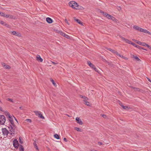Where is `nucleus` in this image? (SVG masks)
<instances>
[{"label":"nucleus","mask_w":151,"mask_h":151,"mask_svg":"<svg viewBox=\"0 0 151 151\" xmlns=\"http://www.w3.org/2000/svg\"><path fill=\"white\" fill-rule=\"evenodd\" d=\"M133 58H134L137 61H140V59L137 56H135L134 55H133Z\"/></svg>","instance_id":"b1692460"},{"label":"nucleus","mask_w":151,"mask_h":151,"mask_svg":"<svg viewBox=\"0 0 151 151\" xmlns=\"http://www.w3.org/2000/svg\"><path fill=\"white\" fill-rule=\"evenodd\" d=\"M134 88L135 89H134V90H136H136H137V89H139V88Z\"/></svg>","instance_id":"bf43d9fd"},{"label":"nucleus","mask_w":151,"mask_h":151,"mask_svg":"<svg viewBox=\"0 0 151 151\" xmlns=\"http://www.w3.org/2000/svg\"><path fill=\"white\" fill-rule=\"evenodd\" d=\"M150 35H151V33L150 32Z\"/></svg>","instance_id":"774afa93"},{"label":"nucleus","mask_w":151,"mask_h":151,"mask_svg":"<svg viewBox=\"0 0 151 151\" xmlns=\"http://www.w3.org/2000/svg\"><path fill=\"white\" fill-rule=\"evenodd\" d=\"M2 131L3 134L4 135H7L9 133V131L5 128H2Z\"/></svg>","instance_id":"423d86ee"},{"label":"nucleus","mask_w":151,"mask_h":151,"mask_svg":"<svg viewBox=\"0 0 151 151\" xmlns=\"http://www.w3.org/2000/svg\"><path fill=\"white\" fill-rule=\"evenodd\" d=\"M118 56H119L120 57H121L122 58H123L125 59H126V57H124V56H123L122 55H121L120 54Z\"/></svg>","instance_id":"e433bc0d"},{"label":"nucleus","mask_w":151,"mask_h":151,"mask_svg":"<svg viewBox=\"0 0 151 151\" xmlns=\"http://www.w3.org/2000/svg\"><path fill=\"white\" fill-rule=\"evenodd\" d=\"M85 99H86H86H88V98L86 97Z\"/></svg>","instance_id":"0e129e2a"},{"label":"nucleus","mask_w":151,"mask_h":151,"mask_svg":"<svg viewBox=\"0 0 151 151\" xmlns=\"http://www.w3.org/2000/svg\"><path fill=\"white\" fill-rule=\"evenodd\" d=\"M119 37L121 38L122 40L123 41L125 42L126 43H127L128 44L132 45V42L130 41L129 40L125 38L122 37L121 36H120Z\"/></svg>","instance_id":"39448f33"},{"label":"nucleus","mask_w":151,"mask_h":151,"mask_svg":"<svg viewBox=\"0 0 151 151\" xmlns=\"http://www.w3.org/2000/svg\"><path fill=\"white\" fill-rule=\"evenodd\" d=\"M133 28L135 30H138L139 32H141V29H142V28L136 25L133 26Z\"/></svg>","instance_id":"f8f14e48"},{"label":"nucleus","mask_w":151,"mask_h":151,"mask_svg":"<svg viewBox=\"0 0 151 151\" xmlns=\"http://www.w3.org/2000/svg\"><path fill=\"white\" fill-rule=\"evenodd\" d=\"M137 43L139 45H142V42L140 41H138L137 42Z\"/></svg>","instance_id":"37998d69"},{"label":"nucleus","mask_w":151,"mask_h":151,"mask_svg":"<svg viewBox=\"0 0 151 151\" xmlns=\"http://www.w3.org/2000/svg\"><path fill=\"white\" fill-rule=\"evenodd\" d=\"M119 104L121 105H122V103L121 102H120L119 103Z\"/></svg>","instance_id":"e2e57ef3"},{"label":"nucleus","mask_w":151,"mask_h":151,"mask_svg":"<svg viewBox=\"0 0 151 151\" xmlns=\"http://www.w3.org/2000/svg\"><path fill=\"white\" fill-rule=\"evenodd\" d=\"M141 32L150 34V32H149L146 29H145L142 28V29H141Z\"/></svg>","instance_id":"f3484780"},{"label":"nucleus","mask_w":151,"mask_h":151,"mask_svg":"<svg viewBox=\"0 0 151 151\" xmlns=\"http://www.w3.org/2000/svg\"><path fill=\"white\" fill-rule=\"evenodd\" d=\"M93 69L95 70V71H96V72H98V73H99V70L98 69H97V68H96L95 66H94V67H93Z\"/></svg>","instance_id":"7c9ffc66"},{"label":"nucleus","mask_w":151,"mask_h":151,"mask_svg":"<svg viewBox=\"0 0 151 151\" xmlns=\"http://www.w3.org/2000/svg\"><path fill=\"white\" fill-rule=\"evenodd\" d=\"M132 45L134 46V47H136L137 48H138L139 49H143V47H141L139 46V45L136 44L132 42Z\"/></svg>","instance_id":"9b49d317"},{"label":"nucleus","mask_w":151,"mask_h":151,"mask_svg":"<svg viewBox=\"0 0 151 151\" xmlns=\"http://www.w3.org/2000/svg\"><path fill=\"white\" fill-rule=\"evenodd\" d=\"M147 47L149 48L150 49V50H151V46L149 45H147Z\"/></svg>","instance_id":"864d4df0"},{"label":"nucleus","mask_w":151,"mask_h":151,"mask_svg":"<svg viewBox=\"0 0 151 151\" xmlns=\"http://www.w3.org/2000/svg\"><path fill=\"white\" fill-rule=\"evenodd\" d=\"M80 97H81V98H84V96H83L82 95H80Z\"/></svg>","instance_id":"052dcab7"},{"label":"nucleus","mask_w":151,"mask_h":151,"mask_svg":"<svg viewBox=\"0 0 151 151\" xmlns=\"http://www.w3.org/2000/svg\"><path fill=\"white\" fill-rule=\"evenodd\" d=\"M47 150L48 151H50L51 150L50 148H49L48 147H47Z\"/></svg>","instance_id":"6e6d98bb"},{"label":"nucleus","mask_w":151,"mask_h":151,"mask_svg":"<svg viewBox=\"0 0 151 151\" xmlns=\"http://www.w3.org/2000/svg\"><path fill=\"white\" fill-rule=\"evenodd\" d=\"M102 116L104 118H106V115L104 114L102 115Z\"/></svg>","instance_id":"8fccbe9b"},{"label":"nucleus","mask_w":151,"mask_h":151,"mask_svg":"<svg viewBox=\"0 0 151 151\" xmlns=\"http://www.w3.org/2000/svg\"><path fill=\"white\" fill-rule=\"evenodd\" d=\"M41 113H42L41 112V113H40L39 115H38V116L41 119H44L45 117L42 115V114Z\"/></svg>","instance_id":"5701e85b"},{"label":"nucleus","mask_w":151,"mask_h":151,"mask_svg":"<svg viewBox=\"0 0 151 151\" xmlns=\"http://www.w3.org/2000/svg\"><path fill=\"white\" fill-rule=\"evenodd\" d=\"M5 22H4V21H2L1 22V24L2 25H4Z\"/></svg>","instance_id":"49530a36"},{"label":"nucleus","mask_w":151,"mask_h":151,"mask_svg":"<svg viewBox=\"0 0 151 151\" xmlns=\"http://www.w3.org/2000/svg\"><path fill=\"white\" fill-rule=\"evenodd\" d=\"M35 148H36V149L38 150V147L37 146H36V147H35Z\"/></svg>","instance_id":"13d9d810"},{"label":"nucleus","mask_w":151,"mask_h":151,"mask_svg":"<svg viewBox=\"0 0 151 151\" xmlns=\"http://www.w3.org/2000/svg\"><path fill=\"white\" fill-rule=\"evenodd\" d=\"M13 117L14 118L15 120L18 123V120H17V119H16V118L14 116H13Z\"/></svg>","instance_id":"5fc2aeb1"},{"label":"nucleus","mask_w":151,"mask_h":151,"mask_svg":"<svg viewBox=\"0 0 151 151\" xmlns=\"http://www.w3.org/2000/svg\"><path fill=\"white\" fill-rule=\"evenodd\" d=\"M98 145L99 146H101V145H103V143L101 142H98Z\"/></svg>","instance_id":"ea45409f"},{"label":"nucleus","mask_w":151,"mask_h":151,"mask_svg":"<svg viewBox=\"0 0 151 151\" xmlns=\"http://www.w3.org/2000/svg\"><path fill=\"white\" fill-rule=\"evenodd\" d=\"M6 120V118L4 115H0V124H1L4 125Z\"/></svg>","instance_id":"7ed1b4c3"},{"label":"nucleus","mask_w":151,"mask_h":151,"mask_svg":"<svg viewBox=\"0 0 151 151\" xmlns=\"http://www.w3.org/2000/svg\"><path fill=\"white\" fill-rule=\"evenodd\" d=\"M73 19H74V20L76 21L78 23L81 25H83V23L79 19H76L75 17H73Z\"/></svg>","instance_id":"9d476101"},{"label":"nucleus","mask_w":151,"mask_h":151,"mask_svg":"<svg viewBox=\"0 0 151 151\" xmlns=\"http://www.w3.org/2000/svg\"><path fill=\"white\" fill-rule=\"evenodd\" d=\"M110 19H111L112 21L116 22H117L118 21L117 19H116L115 17L112 16L111 17V18Z\"/></svg>","instance_id":"aec40b11"},{"label":"nucleus","mask_w":151,"mask_h":151,"mask_svg":"<svg viewBox=\"0 0 151 151\" xmlns=\"http://www.w3.org/2000/svg\"><path fill=\"white\" fill-rule=\"evenodd\" d=\"M7 100L8 101H10L12 103H14V101H13L12 99L10 98H8Z\"/></svg>","instance_id":"2f4dec72"},{"label":"nucleus","mask_w":151,"mask_h":151,"mask_svg":"<svg viewBox=\"0 0 151 151\" xmlns=\"http://www.w3.org/2000/svg\"><path fill=\"white\" fill-rule=\"evenodd\" d=\"M5 68L8 69H9L11 68V67L8 65H6L5 67Z\"/></svg>","instance_id":"c9c22d12"},{"label":"nucleus","mask_w":151,"mask_h":151,"mask_svg":"<svg viewBox=\"0 0 151 151\" xmlns=\"http://www.w3.org/2000/svg\"><path fill=\"white\" fill-rule=\"evenodd\" d=\"M54 137L57 139H60V136L57 134H55L54 135Z\"/></svg>","instance_id":"6ab92c4d"},{"label":"nucleus","mask_w":151,"mask_h":151,"mask_svg":"<svg viewBox=\"0 0 151 151\" xmlns=\"http://www.w3.org/2000/svg\"><path fill=\"white\" fill-rule=\"evenodd\" d=\"M19 108L20 109H23V107H19Z\"/></svg>","instance_id":"4d7b16f0"},{"label":"nucleus","mask_w":151,"mask_h":151,"mask_svg":"<svg viewBox=\"0 0 151 151\" xmlns=\"http://www.w3.org/2000/svg\"><path fill=\"white\" fill-rule=\"evenodd\" d=\"M148 45L147 44L145 43H144V42H142V46H146V47H147Z\"/></svg>","instance_id":"473e14b6"},{"label":"nucleus","mask_w":151,"mask_h":151,"mask_svg":"<svg viewBox=\"0 0 151 151\" xmlns=\"http://www.w3.org/2000/svg\"><path fill=\"white\" fill-rule=\"evenodd\" d=\"M51 62L54 65H56L58 64V62H54L51 61Z\"/></svg>","instance_id":"4c0bfd02"},{"label":"nucleus","mask_w":151,"mask_h":151,"mask_svg":"<svg viewBox=\"0 0 151 151\" xmlns=\"http://www.w3.org/2000/svg\"><path fill=\"white\" fill-rule=\"evenodd\" d=\"M101 12L107 18H108V19H111V17L112 16L110 15L109 14L106 13H104V12L101 11Z\"/></svg>","instance_id":"0eeeda50"},{"label":"nucleus","mask_w":151,"mask_h":151,"mask_svg":"<svg viewBox=\"0 0 151 151\" xmlns=\"http://www.w3.org/2000/svg\"><path fill=\"white\" fill-rule=\"evenodd\" d=\"M87 64L91 68H93L95 66L90 61H87Z\"/></svg>","instance_id":"2eb2a0df"},{"label":"nucleus","mask_w":151,"mask_h":151,"mask_svg":"<svg viewBox=\"0 0 151 151\" xmlns=\"http://www.w3.org/2000/svg\"><path fill=\"white\" fill-rule=\"evenodd\" d=\"M67 116H68V117H70V116H69V115H67Z\"/></svg>","instance_id":"338daca9"},{"label":"nucleus","mask_w":151,"mask_h":151,"mask_svg":"<svg viewBox=\"0 0 151 151\" xmlns=\"http://www.w3.org/2000/svg\"><path fill=\"white\" fill-rule=\"evenodd\" d=\"M36 60L38 61L42 62L43 61V59L41 58L40 55H38L36 57Z\"/></svg>","instance_id":"4468645a"},{"label":"nucleus","mask_w":151,"mask_h":151,"mask_svg":"<svg viewBox=\"0 0 151 151\" xmlns=\"http://www.w3.org/2000/svg\"><path fill=\"white\" fill-rule=\"evenodd\" d=\"M64 37L67 39H69L70 38V37L68 35L66 34H64Z\"/></svg>","instance_id":"c756f323"},{"label":"nucleus","mask_w":151,"mask_h":151,"mask_svg":"<svg viewBox=\"0 0 151 151\" xmlns=\"http://www.w3.org/2000/svg\"><path fill=\"white\" fill-rule=\"evenodd\" d=\"M60 34L61 35L63 36H64V34H65V33H64L63 32H60Z\"/></svg>","instance_id":"a19ab883"},{"label":"nucleus","mask_w":151,"mask_h":151,"mask_svg":"<svg viewBox=\"0 0 151 151\" xmlns=\"http://www.w3.org/2000/svg\"><path fill=\"white\" fill-rule=\"evenodd\" d=\"M46 21L49 24L52 23L53 22L52 19L50 17L47 18H46Z\"/></svg>","instance_id":"ddd939ff"},{"label":"nucleus","mask_w":151,"mask_h":151,"mask_svg":"<svg viewBox=\"0 0 151 151\" xmlns=\"http://www.w3.org/2000/svg\"><path fill=\"white\" fill-rule=\"evenodd\" d=\"M75 129L76 130V131H79V132H82V130L81 129H80V128H78V127H75Z\"/></svg>","instance_id":"393cba45"},{"label":"nucleus","mask_w":151,"mask_h":151,"mask_svg":"<svg viewBox=\"0 0 151 151\" xmlns=\"http://www.w3.org/2000/svg\"><path fill=\"white\" fill-rule=\"evenodd\" d=\"M27 122H29L31 123L32 122V120L30 119H27L26 120Z\"/></svg>","instance_id":"58836bf2"},{"label":"nucleus","mask_w":151,"mask_h":151,"mask_svg":"<svg viewBox=\"0 0 151 151\" xmlns=\"http://www.w3.org/2000/svg\"><path fill=\"white\" fill-rule=\"evenodd\" d=\"M121 106H122V108H123V109H127V108H128V106H124L123 105H121Z\"/></svg>","instance_id":"c85d7f7f"},{"label":"nucleus","mask_w":151,"mask_h":151,"mask_svg":"<svg viewBox=\"0 0 151 151\" xmlns=\"http://www.w3.org/2000/svg\"><path fill=\"white\" fill-rule=\"evenodd\" d=\"M63 140L65 142H67V139L66 138H63Z\"/></svg>","instance_id":"3c124183"},{"label":"nucleus","mask_w":151,"mask_h":151,"mask_svg":"<svg viewBox=\"0 0 151 151\" xmlns=\"http://www.w3.org/2000/svg\"><path fill=\"white\" fill-rule=\"evenodd\" d=\"M4 17H6V18H9L10 19H13L14 16H13L9 14H5V16H4Z\"/></svg>","instance_id":"dca6fc26"},{"label":"nucleus","mask_w":151,"mask_h":151,"mask_svg":"<svg viewBox=\"0 0 151 151\" xmlns=\"http://www.w3.org/2000/svg\"><path fill=\"white\" fill-rule=\"evenodd\" d=\"M19 142L21 144H22L23 143V141L21 139V137H20L19 138Z\"/></svg>","instance_id":"72a5a7b5"},{"label":"nucleus","mask_w":151,"mask_h":151,"mask_svg":"<svg viewBox=\"0 0 151 151\" xmlns=\"http://www.w3.org/2000/svg\"><path fill=\"white\" fill-rule=\"evenodd\" d=\"M6 116L8 118H9V119L13 118L12 116L9 113H8L7 114Z\"/></svg>","instance_id":"bb28decb"},{"label":"nucleus","mask_w":151,"mask_h":151,"mask_svg":"<svg viewBox=\"0 0 151 151\" xmlns=\"http://www.w3.org/2000/svg\"><path fill=\"white\" fill-rule=\"evenodd\" d=\"M33 145L35 147H36V146H37V144L36 143V142L35 141L33 143Z\"/></svg>","instance_id":"c03bdc74"},{"label":"nucleus","mask_w":151,"mask_h":151,"mask_svg":"<svg viewBox=\"0 0 151 151\" xmlns=\"http://www.w3.org/2000/svg\"><path fill=\"white\" fill-rule=\"evenodd\" d=\"M86 105L88 106H91V104H90V103L87 101H86Z\"/></svg>","instance_id":"cd10ccee"},{"label":"nucleus","mask_w":151,"mask_h":151,"mask_svg":"<svg viewBox=\"0 0 151 151\" xmlns=\"http://www.w3.org/2000/svg\"><path fill=\"white\" fill-rule=\"evenodd\" d=\"M65 22L66 23H67L69 25V24L68 23V22L67 20L66 19H65Z\"/></svg>","instance_id":"a18cd8bd"},{"label":"nucleus","mask_w":151,"mask_h":151,"mask_svg":"<svg viewBox=\"0 0 151 151\" xmlns=\"http://www.w3.org/2000/svg\"><path fill=\"white\" fill-rule=\"evenodd\" d=\"M114 53L116 54V55H117L118 56L119 55V54L117 52L115 51V52H114Z\"/></svg>","instance_id":"de8ad7c7"},{"label":"nucleus","mask_w":151,"mask_h":151,"mask_svg":"<svg viewBox=\"0 0 151 151\" xmlns=\"http://www.w3.org/2000/svg\"><path fill=\"white\" fill-rule=\"evenodd\" d=\"M69 5L70 6L76 9H78L80 8V6L76 2L74 1L70 2Z\"/></svg>","instance_id":"f03ea898"},{"label":"nucleus","mask_w":151,"mask_h":151,"mask_svg":"<svg viewBox=\"0 0 151 151\" xmlns=\"http://www.w3.org/2000/svg\"><path fill=\"white\" fill-rule=\"evenodd\" d=\"M76 120L78 123L80 125H82L83 124V122L80 119V118L77 117L76 118Z\"/></svg>","instance_id":"6e6552de"},{"label":"nucleus","mask_w":151,"mask_h":151,"mask_svg":"<svg viewBox=\"0 0 151 151\" xmlns=\"http://www.w3.org/2000/svg\"><path fill=\"white\" fill-rule=\"evenodd\" d=\"M92 151H96V150H92Z\"/></svg>","instance_id":"69168bd1"},{"label":"nucleus","mask_w":151,"mask_h":151,"mask_svg":"<svg viewBox=\"0 0 151 151\" xmlns=\"http://www.w3.org/2000/svg\"><path fill=\"white\" fill-rule=\"evenodd\" d=\"M50 80L52 82V84L54 86H56L57 85L55 83L54 80H53L52 78H50Z\"/></svg>","instance_id":"412c9836"},{"label":"nucleus","mask_w":151,"mask_h":151,"mask_svg":"<svg viewBox=\"0 0 151 151\" xmlns=\"http://www.w3.org/2000/svg\"><path fill=\"white\" fill-rule=\"evenodd\" d=\"M34 112L35 113V115L37 116L39 115V114L41 112L39 111H34Z\"/></svg>","instance_id":"a878e982"},{"label":"nucleus","mask_w":151,"mask_h":151,"mask_svg":"<svg viewBox=\"0 0 151 151\" xmlns=\"http://www.w3.org/2000/svg\"><path fill=\"white\" fill-rule=\"evenodd\" d=\"M0 15L4 17V16H5V14L3 12H0Z\"/></svg>","instance_id":"f704fd0d"},{"label":"nucleus","mask_w":151,"mask_h":151,"mask_svg":"<svg viewBox=\"0 0 151 151\" xmlns=\"http://www.w3.org/2000/svg\"><path fill=\"white\" fill-rule=\"evenodd\" d=\"M106 49L110 51L111 52L114 53L115 52V50H114L110 48H108V47H106Z\"/></svg>","instance_id":"4be33fe9"},{"label":"nucleus","mask_w":151,"mask_h":151,"mask_svg":"<svg viewBox=\"0 0 151 151\" xmlns=\"http://www.w3.org/2000/svg\"><path fill=\"white\" fill-rule=\"evenodd\" d=\"M19 151H24V149L23 146L21 145H19Z\"/></svg>","instance_id":"a211bd4d"},{"label":"nucleus","mask_w":151,"mask_h":151,"mask_svg":"<svg viewBox=\"0 0 151 151\" xmlns=\"http://www.w3.org/2000/svg\"><path fill=\"white\" fill-rule=\"evenodd\" d=\"M147 79L151 83V80L149 78H147Z\"/></svg>","instance_id":"603ef678"},{"label":"nucleus","mask_w":151,"mask_h":151,"mask_svg":"<svg viewBox=\"0 0 151 151\" xmlns=\"http://www.w3.org/2000/svg\"><path fill=\"white\" fill-rule=\"evenodd\" d=\"M13 146L16 149L18 148L19 146V144L18 140L17 139H14L13 141Z\"/></svg>","instance_id":"20e7f679"},{"label":"nucleus","mask_w":151,"mask_h":151,"mask_svg":"<svg viewBox=\"0 0 151 151\" xmlns=\"http://www.w3.org/2000/svg\"><path fill=\"white\" fill-rule=\"evenodd\" d=\"M4 25L7 27H9V25L8 24L6 23H5Z\"/></svg>","instance_id":"79ce46f5"},{"label":"nucleus","mask_w":151,"mask_h":151,"mask_svg":"<svg viewBox=\"0 0 151 151\" xmlns=\"http://www.w3.org/2000/svg\"><path fill=\"white\" fill-rule=\"evenodd\" d=\"M0 111H1L4 112V111L3 110L2 108L0 106Z\"/></svg>","instance_id":"09e8293b"},{"label":"nucleus","mask_w":151,"mask_h":151,"mask_svg":"<svg viewBox=\"0 0 151 151\" xmlns=\"http://www.w3.org/2000/svg\"><path fill=\"white\" fill-rule=\"evenodd\" d=\"M12 34L13 35H15L17 36H18V37H20L21 36V35L20 33L17 32L16 31H13L12 32Z\"/></svg>","instance_id":"1a4fd4ad"},{"label":"nucleus","mask_w":151,"mask_h":151,"mask_svg":"<svg viewBox=\"0 0 151 151\" xmlns=\"http://www.w3.org/2000/svg\"><path fill=\"white\" fill-rule=\"evenodd\" d=\"M9 120L11 124L8 127L9 129H11L9 130L11 132L10 134L11 135H12V134H15V129L17 127L14 123L13 118L9 119Z\"/></svg>","instance_id":"f257e3e1"},{"label":"nucleus","mask_w":151,"mask_h":151,"mask_svg":"<svg viewBox=\"0 0 151 151\" xmlns=\"http://www.w3.org/2000/svg\"><path fill=\"white\" fill-rule=\"evenodd\" d=\"M142 49L145 50H146V51L147 50L146 49H144L143 47V49Z\"/></svg>","instance_id":"680f3d73"}]
</instances>
